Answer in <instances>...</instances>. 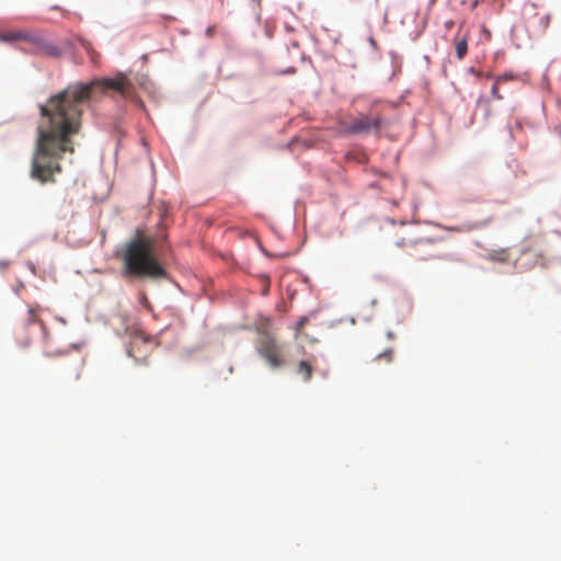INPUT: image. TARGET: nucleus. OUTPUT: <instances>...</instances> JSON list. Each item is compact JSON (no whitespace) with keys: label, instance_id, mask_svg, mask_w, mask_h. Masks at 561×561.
I'll return each mask as SVG.
<instances>
[{"label":"nucleus","instance_id":"nucleus-6","mask_svg":"<svg viewBox=\"0 0 561 561\" xmlns=\"http://www.w3.org/2000/svg\"><path fill=\"white\" fill-rule=\"evenodd\" d=\"M381 124L382 122L379 116L362 114L347 125L346 130L351 134H368L373 130H379Z\"/></svg>","mask_w":561,"mask_h":561},{"label":"nucleus","instance_id":"nucleus-9","mask_svg":"<svg viewBox=\"0 0 561 561\" xmlns=\"http://www.w3.org/2000/svg\"><path fill=\"white\" fill-rule=\"evenodd\" d=\"M468 41H469L468 32H466L463 34L458 33L454 38L456 56L459 60H462L468 53Z\"/></svg>","mask_w":561,"mask_h":561},{"label":"nucleus","instance_id":"nucleus-19","mask_svg":"<svg viewBox=\"0 0 561 561\" xmlns=\"http://www.w3.org/2000/svg\"><path fill=\"white\" fill-rule=\"evenodd\" d=\"M28 345H30V341L28 340L23 343V346H28Z\"/></svg>","mask_w":561,"mask_h":561},{"label":"nucleus","instance_id":"nucleus-1","mask_svg":"<svg viewBox=\"0 0 561 561\" xmlns=\"http://www.w3.org/2000/svg\"><path fill=\"white\" fill-rule=\"evenodd\" d=\"M113 90L123 98H130L133 83L123 75L115 78L95 79L89 83L69 84L39 105L41 122L32 159L31 178L41 183L55 182L61 172L60 160L66 152L73 153L72 136L81 127L82 105L95 91Z\"/></svg>","mask_w":561,"mask_h":561},{"label":"nucleus","instance_id":"nucleus-11","mask_svg":"<svg viewBox=\"0 0 561 561\" xmlns=\"http://www.w3.org/2000/svg\"><path fill=\"white\" fill-rule=\"evenodd\" d=\"M38 311H39L38 306L28 307L24 322L26 324H33V323H36L37 321H39L38 320Z\"/></svg>","mask_w":561,"mask_h":561},{"label":"nucleus","instance_id":"nucleus-14","mask_svg":"<svg viewBox=\"0 0 561 561\" xmlns=\"http://www.w3.org/2000/svg\"><path fill=\"white\" fill-rule=\"evenodd\" d=\"M499 84L500 83H496V81L493 83L492 85V89H491V94L492 96L495 99V100H502L503 96L500 94L499 92Z\"/></svg>","mask_w":561,"mask_h":561},{"label":"nucleus","instance_id":"nucleus-7","mask_svg":"<svg viewBox=\"0 0 561 561\" xmlns=\"http://www.w3.org/2000/svg\"><path fill=\"white\" fill-rule=\"evenodd\" d=\"M35 41H31V45L34 48V53L50 57H59L61 49L54 43L45 39L39 33L34 32Z\"/></svg>","mask_w":561,"mask_h":561},{"label":"nucleus","instance_id":"nucleus-13","mask_svg":"<svg viewBox=\"0 0 561 561\" xmlns=\"http://www.w3.org/2000/svg\"><path fill=\"white\" fill-rule=\"evenodd\" d=\"M515 77L511 73H504V75H501V76H497L495 78V81L496 83H502V82H506V81H510V80H513Z\"/></svg>","mask_w":561,"mask_h":561},{"label":"nucleus","instance_id":"nucleus-16","mask_svg":"<svg viewBox=\"0 0 561 561\" xmlns=\"http://www.w3.org/2000/svg\"><path fill=\"white\" fill-rule=\"evenodd\" d=\"M381 358H385L387 362H391L392 359V351L391 350H388L381 354H378L376 356V359H381Z\"/></svg>","mask_w":561,"mask_h":561},{"label":"nucleus","instance_id":"nucleus-8","mask_svg":"<svg viewBox=\"0 0 561 561\" xmlns=\"http://www.w3.org/2000/svg\"><path fill=\"white\" fill-rule=\"evenodd\" d=\"M0 41L4 43H14V42H26L31 43V41H35L34 31L21 28V30H11L5 32H0Z\"/></svg>","mask_w":561,"mask_h":561},{"label":"nucleus","instance_id":"nucleus-10","mask_svg":"<svg viewBox=\"0 0 561 561\" xmlns=\"http://www.w3.org/2000/svg\"><path fill=\"white\" fill-rule=\"evenodd\" d=\"M313 366L310 360H300L297 366V374L300 375L304 381H309L312 377Z\"/></svg>","mask_w":561,"mask_h":561},{"label":"nucleus","instance_id":"nucleus-15","mask_svg":"<svg viewBox=\"0 0 561 561\" xmlns=\"http://www.w3.org/2000/svg\"><path fill=\"white\" fill-rule=\"evenodd\" d=\"M80 367H81V365H80V363L78 360H76L73 363V365H72V368H73V379L75 380H79L80 379V375H81Z\"/></svg>","mask_w":561,"mask_h":561},{"label":"nucleus","instance_id":"nucleus-17","mask_svg":"<svg viewBox=\"0 0 561 561\" xmlns=\"http://www.w3.org/2000/svg\"><path fill=\"white\" fill-rule=\"evenodd\" d=\"M540 24L542 25V28L546 30L550 24V15L546 14L539 18Z\"/></svg>","mask_w":561,"mask_h":561},{"label":"nucleus","instance_id":"nucleus-18","mask_svg":"<svg viewBox=\"0 0 561 561\" xmlns=\"http://www.w3.org/2000/svg\"><path fill=\"white\" fill-rule=\"evenodd\" d=\"M58 354H59V353H56V355H58ZM45 355H46V356H48V357H50V356H54V355H55V353H48V352H45Z\"/></svg>","mask_w":561,"mask_h":561},{"label":"nucleus","instance_id":"nucleus-12","mask_svg":"<svg viewBox=\"0 0 561 561\" xmlns=\"http://www.w3.org/2000/svg\"><path fill=\"white\" fill-rule=\"evenodd\" d=\"M308 322H309L308 317H301V318L297 321V323H296V325H295V335H294V337H295L296 340H298V339L300 337V335H301V333H302V330H304V328L307 325V323H308Z\"/></svg>","mask_w":561,"mask_h":561},{"label":"nucleus","instance_id":"nucleus-5","mask_svg":"<svg viewBox=\"0 0 561 561\" xmlns=\"http://www.w3.org/2000/svg\"><path fill=\"white\" fill-rule=\"evenodd\" d=\"M153 340L144 332L137 331L131 336L128 355L135 359L137 364L147 365L148 357L153 351Z\"/></svg>","mask_w":561,"mask_h":561},{"label":"nucleus","instance_id":"nucleus-2","mask_svg":"<svg viewBox=\"0 0 561 561\" xmlns=\"http://www.w3.org/2000/svg\"><path fill=\"white\" fill-rule=\"evenodd\" d=\"M154 247L153 238L137 237L129 241L123 254L124 273L138 278H165L167 271L159 263Z\"/></svg>","mask_w":561,"mask_h":561},{"label":"nucleus","instance_id":"nucleus-3","mask_svg":"<svg viewBox=\"0 0 561 561\" xmlns=\"http://www.w3.org/2000/svg\"><path fill=\"white\" fill-rule=\"evenodd\" d=\"M420 227L411 225L407 229V238L398 241L399 247H410V255L417 262L430 260H450L449 255L443 254L438 250V244L430 238L423 237L419 233Z\"/></svg>","mask_w":561,"mask_h":561},{"label":"nucleus","instance_id":"nucleus-4","mask_svg":"<svg viewBox=\"0 0 561 561\" xmlns=\"http://www.w3.org/2000/svg\"><path fill=\"white\" fill-rule=\"evenodd\" d=\"M255 347L257 353L272 368H278L285 365L286 360L284 358L283 347L270 332L265 330L259 332Z\"/></svg>","mask_w":561,"mask_h":561}]
</instances>
